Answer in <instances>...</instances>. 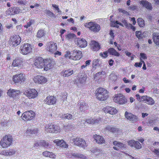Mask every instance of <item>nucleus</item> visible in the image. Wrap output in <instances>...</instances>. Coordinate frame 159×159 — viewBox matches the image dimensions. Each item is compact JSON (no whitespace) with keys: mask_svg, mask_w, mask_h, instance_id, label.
Returning a JSON list of instances; mask_svg holds the SVG:
<instances>
[{"mask_svg":"<svg viewBox=\"0 0 159 159\" xmlns=\"http://www.w3.org/2000/svg\"><path fill=\"white\" fill-rule=\"evenodd\" d=\"M65 57L75 61L80 60L82 57L81 51L78 50H73L72 51H67L65 55Z\"/></svg>","mask_w":159,"mask_h":159,"instance_id":"f257e3e1","label":"nucleus"},{"mask_svg":"<svg viewBox=\"0 0 159 159\" xmlns=\"http://www.w3.org/2000/svg\"><path fill=\"white\" fill-rule=\"evenodd\" d=\"M108 92L102 88H98L95 91V96L96 98L99 101L106 100L108 97Z\"/></svg>","mask_w":159,"mask_h":159,"instance_id":"f03ea898","label":"nucleus"},{"mask_svg":"<svg viewBox=\"0 0 159 159\" xmlns=\"http://www.w3.org/2000/svg\"><path fill=\"white\" fill-rule=\"evenodd\" d=\"M44 130L46 133L57 134L60 133L61 129L59 126L51 122L45 124L44 126Z\"/></svg>","mask_w":159,"mask_h":159,"instance_id":"7ed1b4c3","label":"nucleus"},{"mask_svg":"<svg viewBox=\"0 0 159 159\" xmlns=\"http://www.w3.org/2000/svg\"><path fill=\"white\" fill-rule=\"evenodd\" d=\"M13 139L11 136L6 135L0 141V145L3 148H6L12 144Z\"/></svg>","mask_w":159,"mask_h":159,"instance_id":"20e7f679","label":"nucleus"},{"mask_svg":"<svg viewBox=\"0 0 159 159\" xmlns=\"http://www.w3.org/2000/svg\"><path fill=\"white\" fill-rule=\"evenodd\" d=\"M84 26L94 33L99 32L101 29L100 25L94 22L90 21L84 24Z\"/></svg>","mask_w":159,"mask_h":159,"instance_id":"39448f33","label":"nucleus"},{"mask_svg":"<svg viewBox=\"0 0 159 159\" xmlns=\"http://www.w3.org/2000/svg\"><path fill=\"white\" fill-rule=\"evenodd\" d=\"M35 116V113L34 111H27L22 114L21 118L24 121H30L34 118Z\"/></svg>","mask_w":159,"mask_h":159,"instance_id":"423d86ee","label":"nucleus"},{"mask_svg":"<svg viewBox=\"0 0 159 159\" xmlns=\"http://www.w3.org/2000/svg\"><path fill=\"white\" fill-rule=\"evenodd\" d=\"M20 52L23 55H26L32 51V46L28 43H25L20 46Z\"/></svg>","mask_w":159,"mask_h":159,"instance_id":"0eeeda50","label":"nucleus"},{"mask_svg":"<svg viewBox=\"0 0 159 159\" xmlns=\"http://www.w3.org/2000/svg\"><path fill=\"white\" fill-rule=\"evenodd\" d=\"M24 94L29 99H34L38 96V92L35 89H28L24 90Z\"/></svg>","mask_w":159,"mask_h":159,"instance_id":"6e6552de","label":"nucleus"},{"mask_svg":"<svg viewBox=\"0 0 159 159\" xmlns=\"http://www.w3.org/2000/svg\"><path fill=\"white\" fill-rule=\"evenodd\" d=\"M72 141L74 145L79 147L83 148L87 147L85 141L81 137H76L72 139Z\"/></svg>","mask_w":159,"mask_h":159,"instance_id":"1a4fd4ad","label":"nucleus"},{"mask_svg":"<svg viewBox=\"0 0 159 159\" xmlns=\"http://www.w3.org/2000/svg\"><path fill=\"white\" fill-rule=\"evenodd\" d=\"M55 62L54 60L50 58H46L43 64V70L48 71L54 67Z\"/></svg>","mask_w":159,"mask_h":159,"instance_id":"9d476101","label":"nucleus"},{"mask_svg":"<svg viewBox=\"0 0 159 159\" xmlns=\"http://www.w3.org/2000/svg\"><path fill=\"white\" fill-rule=\"evenodd\" d=\"M21 39L19 35L15 34L11 37L9 43L13 46L16 47L20 43Z\"/></svg>","mask_w":159,"mask_h":159,"instance_id":"9b49d317","label":"nucleus"},{"mask_svg":"<svg viewBox=\"0 0 159 159\" xmlns=\"http://www.w3.org/2000/svg\"><path fill=\"white\" fill-rule=\"evenodd\" d=\"M25 80V75L21 73L14 75L12 77V81L15 84H21Z\"/></svg>","mask_w":159,"mask_h":159,"instance_id":"f8f14e48","label":"nucleus"},{"mask_svg":"<svg viewBox=\"0 0 159 159\" xmlns=\"http://www.w3.org/2000/svg\"><path fill=\"white\" fill-rule=\"evenodd\" d=\"M115 102L120 104H125L127 101L125 96L121 94H117L114 99Z\"/></svg>","mask_w":159,"mask_h":159,"instance_id":"ddd939ff","label":"nucleus"},{"mask_svg":"<svg viewBox=\"0 0 159 159\" xmlns=\"http://www.w3.org/2000/svg\"><path fill=\"white\" fill-rule=\"evenodd\" d=\"M45 59L42 57H36L34 58V64L38 68L42 69L43 67Z\"/></svg>","mask_w":159,"mask_h":159,"instance_id":"4468645a","label":"nucleus"},{"mask_svg":"<svg viewBox=\"0 0 159 159\" xmlns=\"http://www.w3.org/2000/svg\"><path fill=\"white\" fill-rule=\"evenodd\" d=\"M21 11L20 9L18 7H12L7 9L6 11L7 16L14 15L18 14Z\"/></svg>","mask_w":159,"mask_h":159,"instance_id":"2eb2a0df","label":"nucleus"},{"mask_svg":"<svg viewBox=\"0 0 159 159\" xmlns=\"http://www.w3.org/2000/svg\"><path fill=\"white\" fill-rule=\"evenodd\" d=\"M75 43L76 45L80 48H85L87 45L86 40L83 38H76Z\"/></svg>","mask_w":159,"mask_h":159,"instance_id":"dca6fc26","label":"nucleus"},{"mask_svg":"<svg viewBox=\"0 0 159 159\" xmlns=\"http://www.w3.org/2000/svg\"><path fill=\"white\" fill-rule=\"evenodd\" d=\"M57 48V45L56 43L53 42H48L47 44L46 50L51 53H53L55 52Z\"/></svg>","mask_w":159,"mask_h":159,"instance_id":"f3484780","label":"nucleus"},{"mask_svg":"<svg viewBox=\"0 0 159 159\" xmlns=\"http://www.w3.org/2000/svg\"><path fill=\"white\" fill-rule=\"evenodd\" d=\"M125 116L126 119L129 121H132L133 122H135L138 121V118L136 116L127 111L125 112Z\"/></svg>","mask_w":159,"mask_h":159,"instance_id":"a211bd4d","label":"nucleus"},{"mask_svg":"<svg viewBox=\"0 0 159 159\" xmlns=\"http://www.w3.org/2000/svg\"><path fill=\"white\" fill-rule=\"evenodd\" d=\"M142 102H143L148 105H153L155 104V101L152 97L150 96H148L147 95L142 96Z\"/></svg>","mask_w":159,"mask_h":159,"instance_id":"6ab92c4d","label":"nucleus"},{"mask_svg":"<svg viewBox=\"0 0 159 159\" xmlns=\"http://www.w3.org/2000/svg\"><path fill=\"white\" fill-rule=\"evenodd\" d=\"M33 79L35 83L39 84H45L47 81V79L46 77L40 75L34 76Z\"/></svg>","mask_w":159,"mask_h":159,"instance_id":"aec40b11","label":"nucleus"},{"mask_svg":"<svg viewBox=\"0 0 159 159\" xmlns=\"http://www.w3.org/2000/svg\"><path fill=\"white\" fill-rule=\"evenodd\" d=\"M12 65L14 67H23V61L21 58L20 57H16L13 60Z\"/></svg>","mask_w":159,"mask_h":159,"instance_id":"412c9836","label":"nucleus"},{"mask_svg":"<svg viewBox=\"0 0 159 159\" xmlns=\"http://www.w3.org/2000/svg\"><path fill=\"white\" fill-rule=\"evenodd\" d=\"M7 94L9 97L16 98H18L20 94V91L19 90L10 89L8 90Z\"/></svg>","mask_w":159,"mask_h":159,"instance_id":"4be33fe9","label":"nucleus"},{"mask_svg":"<svg viewBox=\"0 0 159 159\" xmlns=\"http://www.w3.org/2000/svg\"><path fill=\"white\" fill-rule=\"evenodd\" d=\"M57 99L56 97L52 96L47 97L44 100L45 103L48 105H54L56 103Z\"/></svg>","mask_w":159,"mask_h":159,"instance_id":"5701e85b","label":"nucleus"},{"mask_svg":"<svg viewBox=\"0 0 159 159\" xmlns=\"http://www.w3.org/2000/svg\"><path fill=\"white\" fill-rule=\"evenodd\" d=\"M103 110L105 113H109L111 115L115 114L117 112L116 108L109 106L104 107Z\"/></svg>","mask_w":159,"mask_h":159,"instance_id":"b1692460","label":"nucleus"},{"mask_svg":"<svg viewBox=\"0 0 159 159\" xmlns=\"http://www.w3.org/2000/svg\"><path fill=\"white\" fill-rule=\"evenodd\" d=\"M128 144L131 147L134 148L136 149H139L142 148L141 144L138 141H136L134 140H130L128 141Z\"/></svg>","mask_w":159,"mask_h":159,"instance_id":"393cba45","label":"nucleus"},{"mask_svg":"<svg viewBox=\"0 0 159 159\" xmlns=\"http://www.w3.org/2000/svg\"><path fill=\"white\" fill-rule=\"evenodd\" d=\"M101 121L100 118H98L97 119H92L90 118L87 119L86 120H83L81 121V123H83L84 124L87 122V123L91 124H96L98 123L100 121Z\"/></svg>","mask_w":159,"mask_h":159,"instance_id":"a878e982","label":"nucleus"},{"mask_svg":"<svg viewBox=\"0 0 159 159\" xmlns=\"http://www.w3.org/2000/svg\"><path fill=\"white\" fill-rule=\"evenodd\" d=\"M91 48L92 50L94 51H98L101 48L99 44L95 40L92 41L91 43Z\"/></svg>","mask_w":159,"mask_h":159,"instance_id":"bb28decb","label":"nucleus"},{"mask_svg":"<svg viewBox=\"0 0 159 159\" xmlns=\"http://www.w3.org/2000/svg\"><path fill=\"white\" fill-rule=\"evenodd\" d=\"M140 4L149 10H152V4L146 0H142L139 2Z\"/></svg>","mask_w":159,"mask_h":159,"instance_id":"cd10ccee","label":"nucleus"},{"mask_svg":"<svg viewBox=\"0 0 159 159\" xmlns=\"http://www.w3.org/2000/svg\"><path fill=\"white\" fill-rule=\"evenodd\" d=\"M53 142L56 143L57 146H59L61 148H68V145L65 142L64 140H59L58 139L54 140Z\"/></svg>","mask_w":159,"mask_h":159,"instance_id":"c85d7f7f","label":"nucleus"},{"mask_svg":"<svg viewBox=\"0 0 159 159\" xmlns=\"http://www.w3.org/2000/svg\"><path fill=\"white\" fill-rule=\"evenodd\" d=\"M93 138L95 140L96 142L98 144H102L105 142V140L103 137L101 135L95 134L93 135Z\"/></svg>","mask_w":159,"mask_h":159,"instance_id":"c756f323","label":"nucleus"},{"mask_svg":"<svg viewBox=\"0 0 159 159\" xmlns=\"http://www.w3.org/2000/svg\"><path fill=\"white\" fill-rule=\"evenodd\" d=\"M73 73V70L71 69L64 70L61 73V75L64 77H68Z\"/></svg>","mask_w":159,"mask_h":159,"instance_id":"7c9ffc66","label":"nucleus"},{"mask_svg":"<svg viewBox=\"0 0 159 159\" xmlns=\"http://www.w3.org/2000/svg\"><path fill=\"white\" fill-rule=\"evenodd\" d=\"M107 50L108 53L110 55L114 56L116 57H119L120 56V54L119 53L113 48H109Z\"/></svg>","mask_w":159,"mask_h":159,"instance_id":"2f4dec72","label":"nucleus"},{"mask_svg":"<svg viewBox=\"0 0 159 159\" xmlns=\"http://www.w3.org/2000/svg\"><path fill=\"white\" fill-rule=\"evenodd\" d=\"M39 131L38 128H35L33 129H27L25 133V135L26 136H30L32 134H37Z\"/></svg>","mask_w":159,"mask_h":159,"instance_id":"473e14b6","label":"nucleus"},{"mask_svg":"<svg viewBox=\"0 0 159 159\" xmlns=\"http://www.w3.org/2000/svg\"><path fill=\"white\" fill-rule=\"evenodd\" d=\"M48 143L43 140H40L39 142L35 143L34 144L35 147H38L39 146H41L44 147H48Z\"/></svg>","mask_w":159,"mask_h":159,"instance_id":"72a5a7b5","label":"nucleus"},{"mask_svg":"<svg viewBox=\"0 0 159 159\" xmlns=\"http://www.w3.org/2000/svg\"><path fill=\"white\" fill-rule=\"evenodd\" d=\"M80 110L81 111H84L89 108V106L83 101L80 104Z\"/></svg>","mask_w":159,"mask_h":159,"instance_id":"f704fd0d","label":"nucleus"},{"mask_svg":"<svg viewBox=\"0 0 159 159\" xmlns=\"http://www.w3.org/2000/svg\"><path fill=\"white\" fill-rule=\"evenodd\" d=\"M43 155L46 157H49L52 158H55L56 157V155L52 152L47 151L43 152Z\"/></svg>","mask_w":159,"mask_h":159,"instance_id":"c9c22d12","label":"nucleus"},{"mask_svg":"<svg viewBox=\"0 0 159 159\" xmlns=\"http://www.w3.org/2000/svg\"><path fill=\"white\" fill-rule=\"evenodd\" d=\"M153 42L157 45H159V34L158 33H154L153 34Z\"/></svg>","mask_w":159,"mask_h":159,"instance_id":"e433bc0d","label":"nucleus"},{"mask_svg":"<svg viewBox=\"0 0 159 159\" xmlns=\"http://www.w3.org/2000/svg\"><path fill=\"white\" fill-rule=\"evenodd\" d=\"M113 144L115 146H117L119 148H126L125 144L117 141H114L113 142Z\"/></svg>","mask_w":159,"mask_h":159,"instance_id":"4c0bfd02","label":"nucleus"},{"mask_svg":"<svg viewBox=\"0 0 159 159\" xmlns=\"http://www.w3.org/2000/svg\"><path fill=\"white\" fill-rule=\"evenodd\" d=\"M45 30L42 29H40L38 31L36 37L37 38H41L45 36Z\"/></svg>","mask_w":159,"mask_h":159,"instance_id":"58836bf2","label":"nucleus"},{"mask_svg":"<svg viewBox=\"0 0 159 159\" xmlns=\"http://www.w3.org/2000/svg\"><path fill=\"white\" fill-rule=\"evenodd\" d=\"M105 129L106 130H108L109 131L111 132L112 133L116 132L119 130L118 128L114 127H112L109 125L105 127Z\"/></svg>","mask_w":159,"mask_h":159,"instance_id":"ea45409f","label":"nucleus"},{"mask_svg":"<svg viewBox=\"0 0 159 159\" xmlns=\"http://www.w3.org/2000/svg\"><path fill=\"white\" fill-rule=\"evenodd\" d=\"M123 26V25L122 23L120 22H119L118 21L116 20L115 21H111V25L112 27H116L117 28L119 27V25Z\"/></svg>","mask_w":159,"mask_h":159,"instance_id":"a19ab883","label":"nucleus"},{"mask_svg":"<svg viewBox=\"0 0 159 159\" xmlns=\"http://www.w3.org/2000/svg\"><path fill=\"white\" fill-rule=\"evenodd\" d=\"M72 156L74 157L79 158L80 159H86V157L84 155L77 153H74Z\"/></svg>","mask_w":159,"mask_h":159,"instance_id":"79ce46f5","label":"nucleus"},{"mask_svg":"<svg viewBox=\"0 0 159 159\" xmlns=\"http://www.w3.org/2000/svg\"><path fill=\"white\" fill-rule=\"evenodd\" d=\"M90 150H91L92 153L96 155H98L101 152L100 149H98L96 147H93Z\"/></svg>","mask_w":159,"mask_h":159,"instance_id":"37998d69","label":"nucleus"},{"mask_svg":"<svg viewBox=\"0 0 159 159\" xmlns=\"http://www.w3.org/2000/svg\"><path fill=\"white\" fill-rule=\"evenodd\" d=\"M76 35L73 33H70L65 35L66 39L68 40L72 39L75 38Z\"/></svg>","mask_w":159,"mask_h":159,"instance_id":"c03bdc74","label":"nucleus"},{"mask_svg":"<svg viewBox=\"0 0 159 159\" xmlns=\"http://www.w3.org/2000/svg\"><path fill=\"white\" fill-rule=\"evenodd\" d=\"M139 26L141 27H143L144 25V20L143 19L139 18L137 20Z\"/></svg>","mask_w":159,"mask_h":159,"instance_id":"a18cd8bd","label":"nucleus"},{"mask_svg":"<svg viewBox=\"0 0 159 159\" xmlns=\"http://www.w3.org/2000/svg\"><path fill=\"white\" fill-rule=\"evenodd\" d=\"M67 96V93L66 92H62L61 95H60V97H61V99L63 101L66 99Z\"/></svg>","mask_w":159,"mask_h":159,"instance_id":"49530a36","label":"nucleus"},{"mask_svg":"<svg viewBox=\"0 0 159 159\" xmlns=\"http://www.w3.org/2000/svg\"><path fill=\"white\" fill-rule=\"evenodd\" d=\"M16 152V151L15 150L10 149L7 152V156H11L15 154Z\"/></svg>","mask_w":159,"mask_h":159,"instance_id":"de8ad7c7","label":"nucleus"},{"mask_svg":"<svg viewBox=\"0 0 159 159\" xmlns=\"http://www.w3.org/2000/svg\"><path fill=\"white\" fill-rule=\"evenodd\" d=\"M108 50L103 52H101L100 53V56L104 58H106L108 57Z\"/></svg>","mask_w":159,"mask_h":159,"instance_id":"09e8293b","label":"nucleus"},{"mask_svg":"<svg viewBox=\"0 0 159 159\" xmlns=\"http://www.w3.org/2000/svg\"><path fill=\"white\" fill-rule=\"evenodd\" d=\"M46 14L48 15V16L50 17H55L54 14L51 11L49 10H47L46 11Z\"/></svg>","mask_w":159,"mask_h":159,"instance_id":"8fccbe9b","label":"nucleus"},{"mask_svg":"<svg viewBox=\"0 0 159 159\" xmlns=\"http://www.w3.org/2000/svg\"><path fill=\"white\" fill-rule=\"evenodd\" d=\"M136 36L139 39L142 38V34L141 32L140 31H136Z\"/></svg>","mask_w":159,"mask_h":159,"instance_id":"3c124183","label":"nucleus"},{"mask_svg":"<svg viewBox=\"0 0 159 159\" xmlns=\"http://www.w3.org/2000/svg\"><path fill=\"white\" fill-rule=\"evenodd\" d=\"M64 117L65 119L70 120L72 118V116L71 114L67 113L64 114Z\"/></svg>","mask_w":159,"mask_h":159,"instance_id":"603ef678","label":"nucleus"},{"mask_svg":"<svg viewBox=\"0 0 159 159\" xmlns=\"http://www.w3.org/2000/svg\"><path fill=\"white\" fill-rule=\"evenodd\" d=\"M138 9V6L135 5H133L128 7V9L131 11H134Z\"/></svg>","mask_w":159,"mask_h":159,"instance_id":"864d4df0","label":"nucleus"},{"mask_svg":"<svg viewBox=\"0 0 159 159\" xmlns=\"http://www.w3.org/2000/svg\"><path fill=\"white\" fill-rule=\"evenodd\" d=\"M155 120H150L147 123L148 126H151L155 123Z\"/></svg>","mask_w":159,"mask_h":159,"instance_id":"5fc2aeb1","label":"nucleus"},{"mask_svg":"<svg viewBox=\"0 0 159 159\" xmlns=\"http://www.w3.org/2000/svg\"><path fill=\"white\" fill-rule=\"evenodd\" d=\"M86 78L85 77H82L80 78L79 81L81 83L83 84L86 80Z\"/></svg>","mask_w":159,"mask_h":159,"instance_id":"6e6d98bb","label":"nucleus"},{"mask_svg":"<svg viewBox=\"0 0 159 159\" xmlns=\"http://www.w3.org/2000/svg\"><path fill=\"white\" fill-rule=\"evenodd\" d=\"M32 20H30V21L27 23V24L24 25V27L27 28H28L29 27H30L31 25L32 24Z\"/></svg>","mask_w":159,"mask_h":159,"instance_id":"4d7b16f0","label":"nucleus"},{"mask_svg":"<svg viewBox=\"0 0 159 159\" xmlns=\"http://www.w3.org/2000/svg\"><path fill=\"white\" fill-rule=\"evenodd\" d=\"M142 62H136L134 65V66L136 67H141L142 65Z\"/></svg>","mask_w":159,"mask_h":159,"instance_id":"13d9d810","label":"nucleus"},{"mask_svg":"<svg viewBox=\"0 0 159 159\" xmlns=\"http://www.w3.org/2000/svg\"><path fill=\"white\" fill-rule=\"evenodd\" d=\"M136 97L137 100L138 101L142 102V100H143L142 96H140L139 94H137L136 95Z\"/></svg>","mask_w":159,"mask_h":159,"instance_id":"bf43d9fd","label":"nucleus"},{"mask_svg":"<svg viewBox=\"0 0 159 159\" xmlns=\"http://www.w3.org/2000/svg\"><path fill=\"white\" fill-rule=\"evenodd\" d=\"M9 122V120L8 121L7 120H4L3 122H1V125L2 126H7L8 125V122Z\"/></svg>","mask_w":159,"mask_h":159,"instance_id":"052dcab7","label":"nucleus"},{"mask_svg":"<svg viewBox=\"0 0 159 159\" xmlns=\"http://www.w3.org/2000/svg\"><path fill=\"white\" fill-rule=\"evenodd\" d=\"M140 61L141 62H142V63H143V67H142V69H143V70H146L147 68L146 67V65H145V62L143 61L141 58H140Z\"/></svg>","mask_w":159,"mask_h":159,"instance_id":"680f3d73","label":"nucleus"},{"mask_svg":"<svg viewBox=\"0 0 159 159\" xmlns=\"http://www.w3.org/2000/svg\"><path fill=\"white\" fill-rule=\"evenodd\" d=\"M153 152L155 153V154L159 157V151L158 149H155L153 151Z\"/></svg>","mask_w":159,"mask_h":159,"instance_id":"e2e57ef3","label":"nucleus"},{"mask_svg":"<svg viewBox=\"0 0 159 159\" xmlns=\"http://www.w3.org/2000/svg\"><path fill=\"white\" fill-rule=\"evenodd\" d=\"M52 6L55 9H56V10H57V11H58V12H59L60 11L58 7V6H57L56 5H55L54 4H53L52 5Z\"/></svg>","mask_w":159,"mask_h":159,"instance_id":"0e129e2a","label":"nucleus"},{"mask_svg":"<svg viewBox=\"0 0 159 159\" xmlns=\"http://www.w3.org/2000/svg\"><path fill=\"white\" fill-rule=\"evenodd\" d=\"M140 56H141V57H140V58H141H141L143 59H146L147 58V57L146 56V55H145L144 53H140Z\"/></svg>","mask_w":159,"mask_h":159,"instance_id":"69168bd1","label":"nucleus"},{"mask_svg":"<svg viewBox=\"0 0 159 159\" xmlns=\"http://www.w3.org/2000/svg\"><path fill=\"white\" fill-rule=\"evenodd\" d=\"M0 155L7 156V152L5 150L2 151L0 152Z\"/></svg>","mask_w":159,"mask_h":159,"instance_id":"338daca9","label":"nucleus"},{"mask_svg":"<svg viewBox=\"0 0 159 159\" xmlns=\"http://www.w3.org/2000/svg\"><path fill=\"white\" fill-rule=\"evenodd\" d=\"M119 11L120 12H122L124 14H126L127 13V12L123 9H119Z\"/></svg>","mask_w":159,"mask_h":159,"instance_id":"774afa93","label":"nucleus"}]
</instances>
